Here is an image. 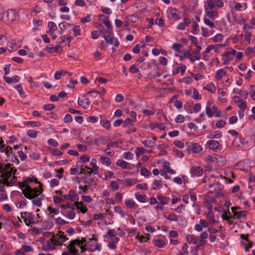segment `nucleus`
Returning a JSON list of instances; mask_svg holds the SVG:
<instances>
[{
  "label": "nucleus",
  "mask_w": 255,
  "mask_h": 255,
  "mask_svg": "<svg viewBox=\"0 0 255 255\" xmlns=\"http://www.w3.org/2000/svg\"><path fill=\"white\" fill-rule=\"evenodd\" d=\"M39 184L38 188L27 187L26 189H22V193L28 199L37 198L43 191L42 184L41 183Z\"/></svg>",
  "instance_id": "obj_1"
},
{
  "label": "nucleus",
  "mask_w": 255,
  "mask_h": 255,
  "mask_svg": "<svg viewBox=\"0 0 255 255\" xmlns=\"http://www.w3.org/2000/svg\"><path fill=\"white\" fill-rule=\"evenodd\" d=\"M17 170L12 164L0 162V177L10 178L15 174Z\"/></svg>",
  "instance_id": "obj_2"
},
{
  "label": "nucleus",
  "mask_w": 255,
  "mask_h": 255,
  "mask_svg": "<svg viewBox=\"0 0 255 255\" xmlns=\"http://www.w3.org/2000/svg\"><path fill=\"white\" fill-rule=\"evenodd\" d=\"M17 17L16 12L13 9H9L6 12H3L1 17V21L6 24L11 23Z\"/></svg>",
  "instance_id": "obj_3"
},
{
  "label": "nucleus",
  "mask_w": 255,
  "mask_h": 255,
  "mask_svg": "<svg viewBox=\"0 0 255 255\" xmlns=\"http://www.w3.org/2000/svg\"><path fill=\"white\" fill-rule=\"evenodd\" d=\"M87 245V250L90 252L99 251L101 250V247L98 244V239L95 237L94 235H93L92 238L90 239Z\"/></svg>",
  "instance_id": "obj_4"
},
{
  "label": "nucleus",
  "mask_w": 255,
  "mask_h": 255,
  "mask_svg": "<svg viewBox=\"0 0 255 255\" xmlns=\"http://www.w3.org/2000/svg\"><path fill=\"white\" fill-rule=\"evenodd\" d=\"M103 37L107 44H111L117 47L119 46V43L118 39L113 36V32L110 34L105 33V32Z\"/></svg>",
  "instance_id": "obj_5"
},
{
  "label": "nucleus",
  "mask_w": 255,
  "mask_h": 255,
  "mask_svg": "<svg viewBox=\"0 0 255 255\" xmlns=\"http://www.w3.org/2000/svg\"><path fill=\"white\" fill-rule=\"evenodd\" d=\"M21 218L23 219L27 226H29L30 225L35 224V222L33 221V215L31 213H21Z\"/></svg>",
  "instance_id": "obj_6"
},
{
  "label": "nucleus",
  "mask_w": 255,
  "mask_h": 255,
  "mask_svg": "<svg viewBox=\"0 0 255 255\" xmlns=\"http://www.w3.org/2000/svg\"><path fill=\"white\" fill-rule=\"evenodd\" d=\"M206 145L208 147L212 149L213 151L217 152L218 150H220L222 149V145L218 141L211 139L207 142Z\"/></svg>",
  "instance_id": "obj_7"
},
{
  "label": "nucleus",
  "mask_w": 255,
  "mask_h": 255,
  "mask_svg": "<svg viewBox=\"0 0 255 255\" xmlns=\"http://www.w3.org/2000/svg\"><path fill=\"white\" fill-rule=\"evenodd\" d=\"M5 153L9 158V161L12 162H16L17 164H19V161L16 156L13 153L12 148L10 146H7L6 147Z\"/></svg>",
  "instance_id": "obj_8"
},
{
  "label": "nucleus",
  "mask_w": 255,
  "mask_h": 255,
  "mask_svg": "<svg viewBox=\"0 0 255 255\" xmlns=\"http://www.w3.org/2000/svg\"><path fill=\"white\" fill-rule=\"evenodd\" d=\"M75 245H80V241L79 240L76 239L71 241L68 246L69 253L73 255H76L78 252V250L75 248Z\"/></svg>",
  "instance_id": "obj_9"
},
{
  "label": "nucleus",
  "mask_w": 255,
  "mask_h": 255,
  "mask_svg": "<svg viewBox=\"0 0 255 255\" xmlns=\"http://www.w3.org/2000/svg\"><path fill=\"white\" fill-rule=\"evenodd\" d=\"M90 164L92 166V168H90L87 166H85V168L87 170V174H89V176H91V174L92 173L95 174H97L98 173L99 167L96 164V160L92 159L91 161Z\"/></svg>",
  "instance_id": "obj_10"
},
{
  "label": "nucleus",
  "mask_w": 255,
  "mask_h": 255,
  "mask_svg": "<svg viewBox=\"0 0 255 255\" xmlns=\"http://www.w3.org/2000/svg\"><path fill=\"white\" fill-rule=\"evenodd\" d=\"M190 173L192 177L200 176L203 174V169L200 166H193L190 169Z\"/></svg>",
  "instance_id": "obj_11"
},
{
  "label": "nucleus",
  "mask_w": 255,
  "mask_h": 255,
  "mask_svg": "<svg viewBox=\"0 0 255 255\" xmlns=\"http://www.w3.org/2000/svg\"><path fill=\"white\" fill-rule=\"evenodd\" d=\"M188 147L194 153H198L202 150V146L198 143L189 142Z\"/></svg>",
  "instance_id": "obj_12"
},
{
  "label": "nucleus",
  "mask_w": 255,
  "mask_h": 255,
  "mask_svg": "<svg viewBox=\"0 0 255 255\" xmlns=\"http://www.w3.org/2000/svg\"><path fill=\"white\" fill-rule=\"evenodd\" d=\"M63 197L65 199L70 200L71 201H73L74 200L78 201L79 199V196L77 193H76L74 190L72 189L69 191L68 195H63Z\"/></svg>",
  "instance_id": "obj_13"
},
{
  "label": "nucleus",
  "mask_w": 255,
  "mask_h": 255,
  "mask_svg": "<svg viewBox=\"0 0 255 255\" xmlns=\"http://www.w3.org/2000/svg\"><path fill=\"white\" fill-rule=\"evenodd\" d=\"M248 143V141L245 138L241 136L236 137L233 141V145L236 147L239 146L240 144H247Z\"/></svg>",
  "instance_id": "obj_14"
},
{
  "label": "nucleus",
  "mask_w": 255,
  "mask_h": 255,
  "mask_svg": "<svg viewBox=\"0 0 255 255\" xmlns=\"http://www.w3.org/2000/svg\"><path fill=\"white\" fill-rule=\"evenodd\" d=\"M3 79L7 83L11 84L18 82L20 80V77L17 75H14L11 78L4 76Z\"/></svg>",
  "instance_id": "obj_15"
},
{
  "label": "nucleus",
  "mask_w": 255,
  "mask_h": 255,
  "mask_svg": "<svg viewBox=\"0 0 255 255\" xmlns=\"http://www.w3.org/2000/svg\"><path fill=\"white\" fill-rule=\"evenodd\" d=\"M206 13L207 16L211 19H214L215 17L218 16V12L217 9H206Z\"/></svg>",
  "instance_id": "obj_16"
},
{
  "label": "nucleus",
  "mask_w": 255,
  "mask_h": 255,
  "mask_svg": "<svg viewBox=\"0 0 255 255\" xmlns=\"http://www.w3.org/2000/svg\"><path fill=\"white\" fill-rule=\"evenodd\" d=\"M157 198L158 201L160 202L161 205H165L168 204V203L170 201V198L167 196H164L163 195L160 194L157 196Z\"/></svg>",
  "instance_id": "obj_17"
},
{
  "label": "nucleus",
  "mask_w": 255,
  "mask_h": 255,
  "mask_svg": "<svg viewBox=\"0 0 255 255\" xmlns=\"http://www.w3.org/2000/svg\"><path fill=\"white\" fill-rule=\"evenodd\" d=\"M57 236L59 237V238L57 239V245H62L65 241L68 240L64 235V232L62 231H59Z\"/></svg>",
  "instance_id": "obj_18"
},
{
  "label": "nucleus",
  "mask_w": 255,
  "mask_h": 255,
  "mask_svg": "<svg viewBox=\"0 0 255 255\" xmlns=\"http://www.w3.org/2000/svg\"><path fill=\"white\" fill-rule=\"evenodd\" d=\"M74 205L83 214L88 211L87 208L84 205L82 202H75Z\"/></svg>",
  "instance_id": "obj_19"
},
{
  "label": "nucleus",
  "mask_w": 255,
  "mask_h": 255,
  "mask_svg": "<svg viewBox=\"0 0 255 255\" xmlns=\"http://www.w3.org/2000/svg\"><path fill=\"white\" fill-rule=\"evenodd\" d=\"M46 245L50 247V250H53L55 245H57V238L53 236L50 240L47 242Z\"/></svg>",
  "instance_id": "obj_20"
},
{
  "label": "nucleus",
  "mask_w": 255,
  "mask_h": 255,
  "mask_svg": "<svg viewBox=\"0 0 255 255\" xmlns=\"http://www.w3.org/2000/svg\"><path fill=\"white\" fill-rule=\"evenodd\" d=\"M222 134L220 131H215L209 133L207 137L208 138H220L222 137Z\"/></svg>",
  "instance_id": "obj_21"
},
{
  "label": "nucleus",
  "mask_w": 255,
  "mask_h": 255,
  "mask_svg": "<svg viewBox=\"0 0 255 255\" xmlns=\"http://www.w3.org/2000/svg\"><path fill=\"white\" fill-rule=\"evenodd\" d=\"M78 104L79 106L84 109H88L90 105V102L88 99L85 100H78Z\"/></svg>",
  "instance_id": "obj_22"
},
{
  "label": "nucleus",
  "mask_w": 255,
  "mask_h": 255,
  "mask_svg": "<svg viewBox=\"0 0 255 255\" xmlns=\"http://www.w3.org/2000/svg\"><path fill=\"white\" fill-rule=\"evenodd\" d=\"M196 46V50L195 51V52L196 53L195 57L190 58V61L192 62H194L196 60H199L200 58V51L201 49V47L199 45Z\"/></svg>",
  "instance_id": "obj_23"
},
{
  "label": "nucleus",
  "mask_w": 255,
  "mask_h": 255,
  "mask_svg": "<svg viewBox=\"0 0 255 255\" xmlns=\"http://www.w3.org/2000/svg\"><path fill=\"white\" fill-rule=\"evenodd\" d=\"M211 102L210 101H208L206 104V114L208 116V117L211 118L213 116V113L212 111L211 108Z\"/></svg>",
  "instance_id": "obj_24"
},
{
  "label": "nucleus",
  "mask_w": 255,
  "mask_h": 255,
  "mask_svg": "<svg viewBox=\"0 0 255 255\" xmlns=\"http://www.w3.org/2000/svg\"><path fill=\"white\" fill-rule=\"evenodd\" d=\"M136 199L140 202L144 203L148 200V197L145 194H135Z\"/></svg>",
  "instance_id": "obj_25"
},
{
  "label": "nucleus",
  "mask_w": 255,
  "mask_h": 255,
  "mask_svg": "<svg viewBox=\"0 0 255 255\" xmlns=\"http://www.w3.org/2000/svg\"><path fill=\"white\" fill-rule=\"evenodd\" d=\"M162 187V182L161 180H155L152 183V189L157 190Z\"/></svg>",
  "instance_id": "obj_26"
},
{
  "label": "nucleus",
  "mask_w": 255,
  "mask_h": 255,
  "mask_svg": "<svg viewBox=\"0 0 255 255\" xmlns=\"http://www.w3.org/2000/svg\"><path fill=\"white\" fill-rule=\"evenodd\" d=\"M227 74L226 71L223 69H220L216 72L215 77L217 80H220L224 76Z\"/></svg>",
  "instance_id": "obj_27"
},
{
  "label": "nucleus",
  "mask_w": 255,
  "mask_h": 255,
  "mask_svg": "<svg viewBox=\"0 0 255 255\" xmlns=\"http://www.w3.org/2000/svg\"><path fill=\"white\" fill-rule=\"evenodd\" d=\"M204 89L210 91L212 93H215L216 91V88L213 83H209L207 84Z\"/></svg>",
  "instance_id": "obj_28"
},
{
  "label": "nucleus",
  "mask_w": 255,
  "mask_h": 255,
  "mask_svg": "<svg viewBox=\"0 0 255 255\" xmlns=\"http://www.w3.org/2000/svg\"><path fill=\"white\" fill-rule=\"evenodd\" d=\"M206 218L210 223L214 224L216 222L215 217L212 211L208 212L206 215Z\"/></svg>",
  "instance_id": "obj_29"
},
{
  "label": "nucleus",
  "mask_w": 255,
  "mask_h": 255,
  "mask_svg": "<svg viewBox=\"0 0 255 255\" xmlns=\"http://www.w3.org/2000/svg\"><path fill=\"white\" fill-rule=\"evenodd\" d=\"M149 127L151 128V129H153L155 128H158L160 129L164 130L165 129V127L163 126V125L159 124L158 123H154V124H150L149 125Z\"/></svg>",
  "instance_id": "obj_30"
},
{
  "label": "nucleus",
  "mask_w": 255,
  "mask_h": 255,
  "mask_svg": "<svg viewBox=\"0 0 255 255\" xmlns=\"http://www.w3.org/2000/svg\"><path fill=\"white\" fill-rule=\"evenodd\" d=\"M166 218L170 222H177L178 221V216L173 213L169 214Z\"/></svg>",
  "instance_id": "obj_31"
},
{
  "label": "nucleus",
  "mask_w": 255,
  "mask_h": 255,
  "mask_svg": "<svg viewBox=\"0 0 255 255\" xmlns=\"http://www.w3.org/2000/svg\"><path fill=\"white\" fill-rule=\"evenodd\" d=\"M186 239L190 244H196L197 243V241L194 238V235L188 234L186 236Z\"/></svg>",
  "instance_id": "obj_32"
},
{
  "label": "nucleus",
  "mask_w": 255,
  "mask_h": 255,
  "mask_svg": "<svg viewBox=\"0 0 255 255\" xmlns=\"http://www.w3.org/2000/svg\"><path fill=\"white\" fill-rule=\"evenodd\" d=\"M59 49H61V47L59 45L56 46L54 47L46 46L45 47V50L47 52H56L59 51Z\"/></svg>",
  "instance_id": "obj_33"
},
{
  "label": "nucleus",
  "mask_w": 255,
  "mask_h": 255,
  "mask_svg": "<svg viewBox=\"0 0 255 255\" xmlns=\"http://www.w3.org/2000/svg\"><path fill=\"white\" fill-rule=\"evenodd\" d=\"M14 88L17 90V91H18V92L21 98H24L26 97L25 94L23 92L22 87L21 85L18 84V85H16L14 87Z\"/></svg>",
  "instance_id": "obj_34"
},
{
  "label": "nucleus",
  "mask_w": 255,
  "mask_h": 255,
  "mask_svg": "<svg viewBox=\"0 0 255 255\" xmlns=\"http://www.w3.org/2000/svg\"><path fill=\"white\" fill-rule=\"evenodd\" d=\"M155 246L158 248H163L165 246V242L161 239H157L154 241Z\"/></svg>",
  "instance_id": "obj_35"
},
{
  "label": "nucleus",
  "mask_w": 255,
  "mask_h": 255,
  "mask_svg": "<svg viewBox=\"0 0 255 255\" xmlns=\"http://www.w3.org/2000/svg\"><path fill=\"white\" fill-rule=\"evenodd\" d=\"M207 6L206 9H215V2L214 0H207Z\"/></svg>",
  "instance_id": "obj_36"
},
{
  "label": "nucleus",
  "mask_w": 255,
  "mask_h": 255,
  "mask_svg": "<svg viewBox=\"0 0 255 255\" xmlns=\"http://www.w3.org/2000/svg\"><path fill=\"white\" fill-rule=\"evenodd\" d=\"M104 24L105 25V26L107 27V32L108 34H110L111 33H112V26L111 25V22L108 20V19H106L105 21H104Z\"/></svg>",
  "instance_id": "obj_37"
},
{
  "label": "nucleus",
  "mask_w": 255,
  "mask_h": 255,
  "mask_svg": "<svg viewBox=\"0 0 255 255\" xmlns=\"http://www.w3.org/2000/svg\"><path fill=\"white\" fill-rule=\"evenodd\" d=\"M2 179H0V184H2L3 185L6 186H11L12 184H11L10 181H8V179L9 178L6 177H1Z\"/></svg>",
  "instance_id": "obj_38"
},
{
  "label": "nucleus",
  "mask_w": 255,
  "mask_h": 255,
  "mask_svg": "<svg viewBox=\"0 0 255 255\" xmlns=\"http://www.w3.org/2000/svg\"><path fill=\"white\" fill-rule=\"evenodd\" d=\"M101 162L103 165L109 166L111 164V160L109 157H101Z\"/></svg>",
  "instance_id": "obj_39"
},
{
  "label": "nucleus",
  "mask_w": 255,
  "mask_h": 255,
  "mask_svg": "<svg viewBox=\"0 0 255 255\" xmlns=\"http://www.w3.org/2000/svg\"><path fill=\"white\" fill-rule=\"evenodd\" d=\"M142 143L145 147L150 148L152 147L155 144V143L151 140H144L142 141Z\"/></svg>",
  "instance_id": "obj_40"
},
{
  "label": "nucleus",
  "mask_w": 255,
  "mask_h": 255,
  "mask_svg": "<svg viewBox=\"0 0 255 255\" xmlns=\"http://www.w3.org/2000/svg\"><path fill=\"white\" fill-rule=\"evenodd\" d=\"M47 26L49 31H55L57 29L56 24L53 21L49 22Z\"/></svg>",
  "instance_id": "obj_41"
},
{
  "label": "nucleus",
  "mask_w": 255,
  "mask_h": 255,
  "mask_svg": "<svg viewBox=\"0 0 255 255\" xmlns=\"http://www.w3.org/2000/svg\"><path fill=\"white\" fill-rule=\"evenodd\" d=\"M150 235L149 234H146V236H143L141 235L140 236H137L139 241L141 242H147V241L149 239Z\"/></svg>",
  "instance_id": "obj_42"
},
{
  "label": "nucleus",
  "mask_w": 255,
  "mask_h": 255,
  "mask_svg": "<svg viewBox=\"0 0 255 255\" xmlns=\"http://www.w3.org/2000/svg\"><path fill=\"white\" fill-rule=\"evenodd\" d=\"M27 134L30 137L35 138L37 135V131L35 130L29 129L27 131Z\"/></svg>",
  "instance_id": "obj_43"
},
{
  "label": "nucleus",
  "mask_w": 255,
  "mask_h": 255,
  "mask_svg": "<svg viewBox=\"0 0 255 255\" xmlns=\"http://www.w3.org/2000/svg\"><path fill=\"white\" fill-rule=\"evenodd\" d=\"M213 113L215 117H221V112L218 111V109L217 106L214 105L212 107Z\"/></svg>",
  "instance_id": "obj_44"
},
{
  "label": "nucleus",
  "mask_w": 255,
  "mask_h": 255,
  "mask_svg": "<svg viewBox=\"0 0 255 255\" xmlns=\"http://www.w3.org/2000/svg\"><path fill=\"white\" fill-rule=\"evenodd\" d=\"M223 36L222 34L219 33L216 35L213 38V41L214 42H220L222 41Z\"/></svg>",
  "instance_id": "obj_45"
},
{
  "label": "nucleus",
  "mask_w": 255,
  "mask_h": 255,
  "mask_svg": "<svg viewBox=\"0 0 255 255\" xmlns=\"http://www.w3.org/2000/svg\"><path fill=\"white\" fill-rule=\"evenodd\" d=\"M24 125H29L31 127H40L41 126V124L39 122H33V121H29L26 122L24 123Z\"/></svg>",
  "instance_id": "obj_46"
},
{
  "label": "nucleus",
  "mask_w": 255,
  "mask_h": 255,
  "mask_svg": "<svg viewBox=\"0 0 255 255\" xmlns=\"http://www.w3.org/2000/svg\"><path fill=\"white\" fill-rule=\"evenodd\" d=\"M193 98L195 100H200L201 96L196 89H193Z\"/></svg>",
  "instance_id": "obj_47"
},
{
  "label": "nucleus",
  "mask_w": 255,
  "mask_h": 255,
  "mask_svg": "<svg viewBox=\"0 0 255 255\" xmlns=\"http://www.w3.org/2000/svg\"><path fill=\"white\" fill-rule=\"evenodd\" d=\"M117 165L124 169H126L127 168V163L123 160H118L117 162Z\"/></svg>",
  "instance_id": "obj_48"
},
{
  "label": "nucleus",
  "mask_w": 255,
  "mask_h": 255,
  "mask_svg": "<svg viewBox=\"0 0 255 255\" xmlns=\"http://www.w3.org/2000/svg\"><path fill=\"white\" fill-rule=\"evenodd\" d=\"M47 210L50 212L51 214L57 215L59 214V211L57 208H53L51 206H49L47 208Z\"/></svg>",
  "instance_id": "obj_49"
},
{
  "label": "nucleus",
  "mask_w": 255,
  "mask_h": 255,
  "mask_svg": "<svg viewBox=\"0 0 255 255\" xmlns=\"http://www.w3.org/2000/svg\"><path fill=\"white\" fill-rule=\"evenodd\" d=\"M226 125V122L223 120H221L216 124V127L218 128H224Z\"/></svg>",
  "instance_id": "obj_50"
},
{
  "label": "nucleus",
  "mask_w": 255,
  "mask_h": 255,
  "mask_svg": "<svg viewBox=\"0 0 255 255\" xmlns=\"http://www.w3.org/2000/svg\"><path fill=\"white\" fill-rule=\"evenodd\" d=\"M55 106L54 104H47L45 105L43 107V109L45 111H52L54 110Z\"/></svg>",
  "instance_id": "obj_51"
},
{
  "label": "nucleus",
  "mask_w": 255,
  "mask_h": 255,
  "mask_svg": "<svg viewBox=\"0 0 255 255\" xmlns=\"http://www.w3.org/2000/svg\"><path fill=\"white\" fill-rule=\"evenodd\" d=\"M87 120L88 122L95 123L98 121V118L95 116H90L87 117Z\"/></svg>",
  "instance_id": "obj_52"
},
{
  "label": "nucleus",
  "mask_w": 255,
  "mask_h": 255,
  "mask_svg": "<svg viewBox=\"0 0 255 255\" xmlns=\"http://www.w3.org/2000/svg\"><path fill=\"white\" fill-rule=\"evenodd\" d=\"M32 199V203L34 205L37 207H40L42 205L41 199L35 198Z\"/></svg>",
  "instance_id": "obj_53"
},
{
  "label": "nucleus",
  "mask_w": 255,
  "mask_h": 255,
  "mask_svg": "<svg viewBox=\"0 0 255 255\" xmlns=\"http://www.w3.org/2000/svg\"><path fill=\"white\" fill-rule=\"evenodd\" d=\"M73 29L74 32V35L75 36H77L80 35L81 28L80 26H76L73 27Z\"/></svg>",
  "instance_id": "obj_54"
},
{
  "label": "nucleus",
  "mask_w": 255,
  "mask_h": 255,
  "mask_svg": "<svg viewBox=\"0 0 255 255\" xmlns=\"http://www.w3.org/2000/svg\"><path fill=\"white\" fill-rule=\"evenodd\" d=\"M56 172L57 174L56 175V177L60 179L63 177V174L64 172V169L62 168H60L59 169H55Z\"/></svg>",
  "instance_id": "obj_55"
},
{
  "label": "nucleus",
  "mask_w": 255,
  "mask_h": 255,
  "mask_svg": "<svg viewBox=\"0 0 255 255\" xmlns=\"http://www.w3.org/2000/svg\"><path fill=\"white\" fill-rule=\"evenodd\" d=\"M79 188L81 189V191L79 192V194H86L87 193L88 190V186L87 185H84V186L80 185Z\"/></svg>",
  "instance_id": "obj_56"
},
{
  "label": "nucleus",
  "mask_w": 255,
  "mask_h": 255,
  "mask_svg": "<svg viewBox=\"0 0 255 255\" xmlns=\"http://www.w3.org/2000/svg\"><path fill=\"white\" fill-rule=\"evenodd\" d=\"M184 121V117L182 115H178L175 119V121L178 123H183Z\"/></svg>",
  "instance_id": "obj_57"
},
{
  "label": "nucleus",
  "mask_w": 255,
  "mask_h": 255,
  "mask_svg": "<svg viewBox=\"0 0 255 255\" xmlns=\"http://www.w3.org/2000/svg\"><path fill=\"white\" fill-rule=\"evenodd\" d=\"M244 35L245 37L246 40L249 43H250L251 39L252 36V33L248 31H246Z\"/></svg>",
  "instance_id": "obj_58"
},
{
  "label": "nucleus",
  "mask_w": 255,
  "mask_h": 255,
  "mask_svg": "<svg viewBox=\"0 0 255 255\" xmlns=\"http://www.w3.org/2000/svg\"><path fill=\"white\" fill-rule=\"evenodd\" d=\"M240 104L238 105V107L240 108V110H244L247 108V104L245 101L244 100H241L240 102H239Z\"/></svg>",
  "instance_id": "obj_59"
},
{
  "label": "nucleus",
  "mask_w": 255,
  "mask_h": 255,
  "mask_svg": "<svg viewBox=\"0 0 255 255\" xmlns=\"http://www.w3.org/2000/svg\"><path fill=\"white\" fill-rule=\"evenodd\" d=\"M141 175L145 177H148L150 175L149 171L145 167L141 169Z\"/></svg>",
  "instance_id": "obj_60"
},
{
  "label": "nucleus",
  "mask_w": 255,
  "mask_h": 255,
  "mask_svg": "<svg viewBox=\"0 0 255 255\" xmlns=\"http://www.w3.org/2000/svg\"><path fill=\"white\" fill-rule=\"evenodd\" d=\"M136 188L138 189H143L144 190H148V186L147 184H138L136 185Z\"/></svg>",
  "instance_id": "obj_61"
},
{
  "label": "nucleus",
  "mask_w": 255,
  "mask_h": 255,
  "mask_svg": "<svg viewBox=\"0 0 255 255\" xmlns=\"http://www.w3.org/2000/svg\"><path fill=\"white\" fill-rule=\"evenodd\" d=\"M170 13H171V15L172 16V17L174 18V19H180V17H179V13H177L176 12V9H172L171 11H170Z\"/></svg>",
  "instance_id": "obj_62"
},
{
  "label": "nucleus",
  "mask_w": 255,
  "mask_h": 255,
  "mask_svg": "<svg viewBox=\"0 0 255 255\" xmlns=\"http://www.w3.org/2000/svg\"><path fill=\"white\" fill-rule=\"evenodd\" d=\"M48 143L50 145L54 146V147H56L58 145L57 141L56 140L52 139V138H50L48 139Z\"/></svg>",
  "instance_id": "obj_63"
},
{
  "label": "nucleus",
  "mask_w": 255,
  "mask_h": 255,
  "mask_svg": "<svg viewBox=\"0 0 255 255\" xmlns=\"http://www.w3.org/2000/svg\"><path fill=\"white\" fill-rule=\"evenodd\" d=\"M245 54L247 55H249L251 53H255V47L251 48L248 47L245 51Z\"/></svg>",
  "instance_id": "obj_64"
}]
</instances>
